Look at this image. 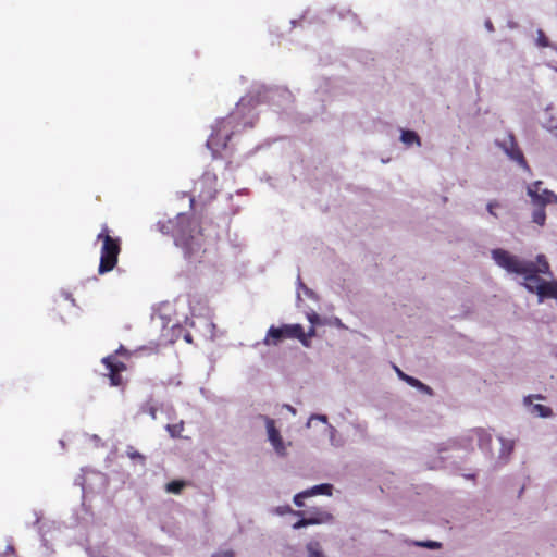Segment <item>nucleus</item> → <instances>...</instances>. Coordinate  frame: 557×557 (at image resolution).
Here are the masks:
<instances>
[{
	"label": "nucleus",
	"mask_w": 557,
	"mask_h": 557,
	"mask_svg": "<svg viewBox=\"0 0 557 557\" xmlns=\"http://www.w3.org/2000/svg\"><path fill=\"white\" fill-rule=\"evenodd\" d=\"M492 259L506 272L522 276V285L528 292L536 294L539 304L546 298L557 299V281H547L540 276H552L549 263L544 255H537L536 261L532 262L498 248L492 250Z\"/></svg>",
	"instance_id": "obj_1"
},
{
	"label": "nucleus",
	"mask_w": 557,
	"mask_h": 557,
	"mask_svg": "<svg viewBox=\"0 0 557 557\" xmlns=\"http://www.w3.org/2000/svg\"><path fill=\"white\" fill-rule=\"evenodd\" d=\"M97 239L102 243L98 271L100 274H104L113 270L116 265L117 256L120 253V243L117 238H112L109 235L107 227H103L101 233L98 234Z\"/></svg>",
	"instance_id": "obj_2"
},
{
	"label": "nucleus",
	"mask_w": 557,
	"mask_h": 557,
	"mask_svg": "<svg viewBox=\"0 0 557 557\" xmlns=\"http://www.w3.org/2000/svg\"><path fill=\"white\" fill-rule=\"evenodd\" d=\"M265 425L267 438L273 450L278 457H285L292 443L284 441L280 430L275 425V421L267 416L262 417Z\"/></svg>",
	"instance_id": "obj_3"
},
{
	"label": "nucleus",
	"mask_w": 557,
	"mask_h": 557,
	"mask_svg": "<svg viewBox=\"0 0 557 557\" xmlns=\"http://www.w3.org/2000/svg\"><path fill=\"white\" fill-rule=\"evenodd\" d=\"M527 195L531 198V203L535 207H545L547 203L554 202L557 195L543 188L542 182H534L527 187Z\"/></svg>",
	"instance_id": "obj_4"
},
{
	"label": "nucleus",
	"mask_w": 557,
	"mask_h": 557,
	"mask_svg": "<svg viewBox=\"0 0 557 557\" xmlns=\"http://www.w3.org/2000/svg\"><path fill=\"white\" fill-rule=\"evenodd\" d=\"M297 516H306L310 522V525L314 524H329L333 521V515L322 508H311L307 511H298Z\"/></svg>",
	"instance_id": "obj_5"
},
{
	"label": "nucleus",
	"mask_w": 557,
	"mask_h": 557,
	"mask_svg": "<svg viewBox=\"0 0 557 557\" xmlns=\"http://www.w3.org/2000/svg\"><path fill=\"white\" fill-rule=\"evenodd\" d=\"M102 362L106 364L107 369L110 372V381L111 385L119 386L122 384V377L120 372L124 371L125 364L115 359V356H108L102 359Z\"/></svg>",
	"instance_id": "obj_6"
},
{
	"label": "nucleus",
	"mask_w": 557,
	"mask_h": 557,
	"mask_svg": "<svg viewBox=\"0 0 557 557\" xmlns=\"http://www.w3.org/2000/svg\"><path fill=\"white\" fill-rule=\"evenodd\" d=\"M499 146L511 160L525 164L523 156L511 136H508Z\"/></svg>",
	"instance_id": "obj_7"
},
{
	"label": "nucleus",
	"mask_w": 557,
	"mask_h": 557,
	"mask_svg": "<svg viewBox=\"0 0 557 557\" xmlns=\"http://www.w3.org/2000/svg\"><path fill=\"white\" fill-rule=\"evenodd\" d=\"M532 396H528L524 398V405L528 407V411L530 414L540 417V418H548L553 414L552 409L541 404H533Z\"/></svg>",
	"instance_id": "obj_8"
},
{
	"label": "nucleus",
	"mask_w": 557,
	"mask_h": 557,
	"mask_svg": "<svg viewBox=\"0 0 557 557\" xmlns=\"http://www.w3.org/2000/svg\"><path fill=\"white\" fill-rule=\"evenodd\" d=\"M285 337L297 338L306 347L309 346L307 342V335L305 334L302 326L300 324H286L283 325Z\"/></svg>",
	"instance_id": "obj_9"
},
{
	"label": "nucleus",
	"mask_w": 557,
	"mask_h": 557,
	"mask_svg": "<svg viewBox=\"0 0 557 557\" xmlns=\"http://www.w3.org/2000/svg\"><path fill=\"white\" fill-rule=\"evenodd\" d=\"M498 441H499V444H500V450H499V455H498V459L502 463H505L508 461L511 453L513 451V448H515V442L512 440H509V438H505V437H498Z\"/></svg>",
	"instance_id": "obj_10"
},
{
	"label": "nucleus",
	"mask_w": 557,
	"mask_h": 557,
	"mask_svg": "<svg viewBox=\"0 0 557 557\" xmlns=\"http://www.w3.org/2000/svg\"><path fill=\"white\" fill-rule=\"evenodd\" d=\"M228 137L224 134H221V131H216L213 133L210 138L207 140V146L213 152H216L220 148L226 147V140Z\"/></svg>",
	"instance_id": "obj_11"
},
{
	"label": "nucleus",
	"mask_w": 557,
	"mask_h": 557,
	"mask_svg": "<svg viewBox=\"0 0 557 557\" xmlns=\"http://www.w3.org/2000/svg\"><path fill=\"white\" fill-rule=\"evenodd\" d=\"M283 337H285L284 329L271 326L264 338L265 345H276Z\"/></svg>",
	"instance_id": "obj_12"
},
{
	"label": "nucleus",
	"mask_w": 557,
	"mask_h": 557,
	"mask_svg": "<svg viewBox=\"0 0 557 557\" xmlns=\"http://www.w3.org/2000/svg\"><path fill=\"white\" fill-rule=\"evenodd\" d=\"M306 493L308 497L315 496V495H332V485L330 484H319L314 485L309 490H306Z\"/></svg>",
	"instance_id": "obj_13"
},
{
	"label": "nucleus",
	"mask_w": 557,
	"mask_h": 557,
	"mask_svg": "<svg viewBox=\"0 0 557 557\" xmlns=\"http://www.w3.org/2000/svg\"><path fill=\"white\" fill-rule=\"evenodd\" d=\"M400 140L407 146H411V145L421 146L420 138L417 135V133L413 131H403Z\"/></svg>",
	"instance_id": "obj_14"
},
{
	"label": "nucleus",
	"mask_w": 557,
	"mask_h": 557,
	"mask_svg": "<svg viewBox=\"0 0 557 557\" xmlns=\"http://www.w3.org/2000/svg\"><path fill=\"white\" fill-rule=\"evenodd\" d=\"M302 295H305L308 298L318 300L313 290L309 289L307 286H305L300 281L298 282V288H297V302L298 305L302 300Z\"/></svg>",
	"instance_id": "obj_15"
},
{
	"label": "nucleus",
	"mask_w": 557,
	"mask_h": 557,
	"mask_svg": "<svg viewBox=\"0 0 557 557\" xmlns=\"http://www.w3.org/2000/svg\"><path fill=\"white\" fill-rule=\"evenodd\" d=\"M404 382H406L407 384H409L412 387L420 389L421 392H423L425 394H431V388L429 386H426L425 384H423L421 381L417 380L416 377H412L410 375L405 376Z\"/></svg>",
	"instance_id": "obj_16"
},
{
	"label": "nucleus",
	"mask_w": 557,
	"mask_h": 557,
	"mask_svg": "<svg viewBox=\"0 0 557 557\" xmlns=\"http://www.w3.org/2000/svg\"><path fill=\"white\" fill-rule=\"evenodd\" d=\"M306 548L308 552V557H324L321 545L318 542H309Z\"/></svg>",
	"instance_id": "obj_17"
},
{
	"label": "nucleus",
	"mask_w": 557,
	"mask_h": 557,
	"mask_svg": "<svg viewBox=\"0 0 557 557\" xmlns=\"http://www.w3.org/2000/svg\"><path fill=\"white\" fill-rule=\"evenodd\" d=\"M532 221L540 226H543L546 222V213L544 207H537L532 213Z\"/></svg>",
	"instance_id": "obj_18"
},
{
	"label": "nucleus",
	"mask_w": 557,
	"mask_h": 557,
	"mask_svg": "<svg viewBox=\"0 0 557 557\" xmlns=\"http://www.w3.org/2000/svg\"><path fill=\"white\" fill-rule=\"evenodd\" d=\"M175 243L177 246H182L183 248L187 249L188 253L194 252V246L193 244L188 243V239L185 237L184 234H178L175 236Z\"/></svg>",
	"instance_id": "obj_19"
},
{
	"label": "nucleus",
	"mask_w": 557,
	"mask_h": 557,
	"mask_svg": "<svg viewBox=\"0 0 557 557\" xmlns=\"http://www.w3.org/2000/svg\"><path fill=\"white\" fill-rule=\"evenodd\" d=\"M184 486H185L184 481H172L166 484L165 490L168 493L178 494V493H181V491L183 490Z\"/></svg>",
	"instance_id": "obj_20"
},
{
	"label": "nucleus",
	"mask_w": 557,
	"mask_h": 557,
	"mask_svg": "<svg viewBox=\"0 0 557 557\" xmlns=\"http://www.w3.org/2000/svg\"><path fill=\"white\" fill-rule=\"evenodd\" d=\"M297 512L298 511H294L290 506L286 505V506H278L276 508L273 509V513L275 515H278V516H283V515H286V513H294L297 516Z\"/></svg>",
	"instance_id": "obj_21"
},
{
	"label": "nucleus",
	"mask_w": 557,
	"mask_h": 557,
	"mask_svg": "<svg viewBox=\"0 0 557 557\" xmlns=\"http://www.w3.org/2000/svg\"><path fill=\"white\" fill-rule=\"evenodd\" d=\"M327 432H329L331 445L341 446L342 443H339L336 440V433H337L336 429L333 425H327Z\"/></svg>",
	"instance_id": "obj_22"
},
{
	"label": "nucleus",
	"mask_w": 557,
	"mask_h": 557,
	"mask_svg": "<svg viewBox=\"0 0 557 557\" xmlns=\"http://www.w3.org/2000/svg\"><path fill=\"white\" fill-rule=\"evenodd\" d=\"M536 34H537V37H536L537 46L548 47L549 42H548V39L546 38L545 34L543 33V30L539 29Z\"/></svg>",
	"instance_id": "obj_23"
},
{
	"label": "nucleus",
	"mask_w": 557,
	"mask_h": 557,
	"mask_svg": "<svg viewBox=\"0 0 557 557\" xmlns=\"http://www.w3.org/2000/svg\"><path fill=\"white\" fill-rule=\"evenodd\" d=\"M126 454L133 460L138 459L140 462H144L145 460V457L140 453L136 451L133 447H128Z\"/></svg>",
	"instance_id": "obj_24"
},
{
	"label": "nucleus",
	"mask_w": 557,
	"mask_h": 557,
	"mask_svg": "<svg viewBox=\"0 0 557 557\" xmlns=\"http://www.w3.org/2000/svg\"><path fill=\"white\" fill-rule=\"evenodd\" d=\"M306 315L312 326L320 324V322H321L320 317L313 310L307 312Z\"/></svg>",
	"instance_id": "obj_25"
},
{
	"label": "nucleus",
	"mask_w": 557,
	"mask_h": 557,
	"mask_svg": "<svg viewBox=\"0 0 557 557\" xmlns=\"http://www.w3.org/2000/svg\"><path fill=\"white\" fill-rule=\"evenodd\" d=\"M313 420H318V421H320V422H322V423H324V424H326V423H327V417H326L325 414H311V416H310V418L308 419L307 424H306V425H307V428H310L311 422H312Z\"/></svg>",
	"instance_id": "obj_26"
},
{
	"label": "nucleus",
	"mask_w": 557,
	"mask_h": 557,
	"mask_svg": "<svg viewBox=\"0 0 557 557\" xmlns=\"http://www.w3.org/2000/svg\"><path fill=\"white\" fill-rule=\"evenodd\" d=\"M305 498H308V495L306 493V491H302L298 494H296L294 496V504L297 506V507H302L304 506V499Z\"/></svg>",
	"instance_id": "obj_27"
},
{
	"label": "nucleus",
	"mask_w": 557,
	"mask_h": 557,
	"mask_svg": "<svg viewBox=\"0 0 557 557\" xmlns=\"http://www.w3.org/2000/svg\"><path fill=\"white\" fill-rule=\"evenodd\" d=\"M302 518L293 524V529L298 530L304 527L310 525V522L306 516H301Z\"/></svg>",
	"instance_id": "obj_28"
},
{
	"label": "nucleus",
	"mask_w": 557,
	"mask_h": 557,
	"mask_svg": "<svg viewBox=\"0 0 557 557\" xmlns=\"http://www.w3.org/2000/svg\"><path fill=\"white\" fill-rule=\"evenodd\" d=\"M169 432L173 435V436H176L181 433V431L183 430V423H180V424H175V425H168L166 426Z\"/></svg>",
	"instance_id": "obj_29"
},
{
	"label": "nucleus",
	"mask_w": 557,
	"mask_h": 557,
	"mask_svg": "<svg viewBox=\"0 0 557 557\" xmlns=\"http://www.w3.org/2000/svg\"><path fill=\"white\" fill-rule=\"evenodd\" d=\"M331 324L336 326L337 329L346 330V325L341 321L338 318H333L331 321Z\"/></svg>",
	"instance_id": "obj_30"
},
{
	"label": "nucleus",
	"mask_w": 557,
	"mask_h": 557,
	"mask_svg": "<svg viewBox=\"0 0 557 557\" xmlns=\"http://www.w3.org/2000/svg\"><path fill=\"white\" fill-rule=\"evenodd\" d=\"M497 207H499V205H498L497 202H490V203H487V211H488L492 215H494L495 218H497V214H496V212H495V209H496Z\"/></svg>",
	"instance_id": "obj_31"
},
{
	"label": "nucleus",
	"mask_w": 557,
	"mask_h": 557,
	"mask_svg": "<svg viewBox=\"0 0 557 557\" xmlns=\"http://www.w3.org/2000/svg\"><path fill=\"white\" fill-rule=\"evenodd\" d=\"M420 546L429 547V548H438L440 543L437 542H425V543H419Z\"/></svg>",
	"instance_id": "obj_32"
},
{
	"label": "nucleus",
	"mask_w": 557,
	"mask_h": 557,
	"mask_svg": "<svg viewBox=\"0 0 557 557\" xmlns=\"http://www.w3.org/2000/svg\"><path fill=\"white\" fill-rule=\"evenodd\" d=\"M234 553L230 549L216 553L213 557H233Z\"/></svg>",
	"instance_id": "obj_33"
},
{
	"label": "nucleus",
	"mask_w": 557,
	"mask_h": 557,
	"mask_svg": "<svg viewBox=\"0 0 557 557\" xmlns=\"http://www.w3.org/2000/svg\"><path fill=\"white\" fill-rule=\"evenodd\" d=\"M305 334L307 335V342L309 343V338H311L315 335L314 326L311 325L310 329L308 330V332Z\"/></svg>",
	"instance_id": "obj_34"
},
{
	"label": "nucleus",
	"mask_w": 557,
	"mask_h": 557,
	"mask_svg": "<svg viewBox=\"0 0 557 557\" xmlns=\"http://www.w3.org/2000/svg\"><path fill=\"white\" fill-rule=\"evenodd\" d=\"M283 407H284L288 412H290L293 416H295V414L297 413L296 409H295L293 406L288 405V404H285Z\"/></svg>",
	"instance_id": "obj_35"
},
{
	"label": "nucleus",
	"mask_w": 557,
	"mask_h": 557,
	"mask_svg": "<svg viewBox=\"0 0 557 557\" xmlns=\"http://www.w3.org/2000/svg\"><path fill=\"white\" fill-rule=\"evenodd\" d=\"M396 372H397V375L400 380L404 381V377L405 376H408L407 374H405L401 370H399L398 368H396Z\"/></svg>",
	"instance_id": "obj_36"
},
{
	"label": "nucleus",
	"mask_w": 557,
	"mask_h": 557,
	"mask_svg": "<svg viewBox=\"0 0 557 557\" xmlns=\"http://www.w3.org/2000/svg\"><path fill=\"white\" fill-rule=\"evenodd\" d=\"M149 414L151 416L152 419H156V409L153 407H150Z\"/></svg>",
	"instance_id": "obj_37"
},
{
	"label": "nucleus",
	"mask_w": 557,
	"mask_h": 557,
	"mask_svg": "<svg viewBox=\"0 0 557 557\" xmlns=\"http://www.w3.org/2000/svg\"><path fill=\"white\" fill-rule=\"evenodd\" d=\"M486 27L488 28V30H492V23L490 21L486 22Z\"/></svg>",
	"instance_id": "obj_38"
},
{
	"label": "nucleus",
	"mask_w": 557,
	"mask_h": 557,
	"mask_svg": "<svg viewBox=\"0 0 557 557\" xmlns=\"http://www.w3.org/2000/svg\"><path fill=\"white\" fill-rule=\"evenodd\" d=\"M122 351H124V348L121 346L120 349L116 350V354H120Z\"/></svg>",
	"instance_id": "obj_39"
},
{
	"label": "nucleus",
	"mask_w": 557,
	"mask_h": 557,
	"mask_svg": "<svg viewBox=\"0 0 557 557\" xmlns=\"http://www.w3.org/2000/svg\"><path fill=\"white\" fill-rule=\"evenodd\" d=\"M205 180L212 181V178L210 176H206Z\"/></svg>",
	"instance_id": "obj_40"
}]
</instances>
